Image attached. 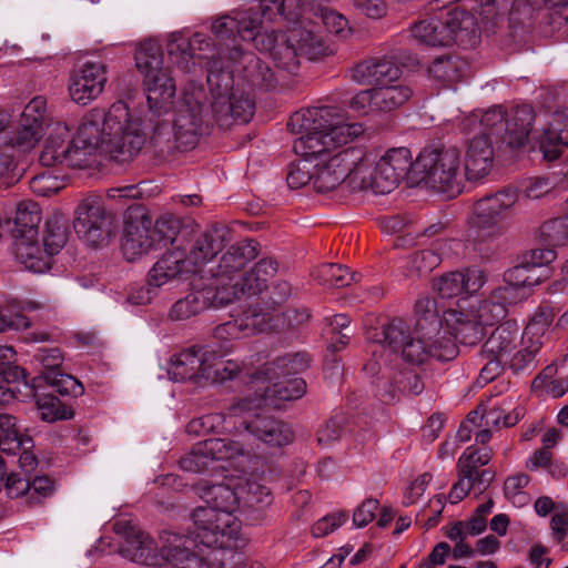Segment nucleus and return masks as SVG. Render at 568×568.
I'll list each match as a JSON object with an SVG mask.
<instances>
[{
	"label": "nucleus",
	"instance_id": "2",
	"mask_svg": "<svg viewBox=\"0 0 568 568\" xmlns=\"http://www.w3.org/2000/svg\"><path fill=\"white\" fill-rule=\"evenodd\" d=\"M142 121L123 101L109 109L93 108L83 116L77 135L68 143L57 164L84 169L97 163L98 153L116 162H126L139 154L145 143Z\"/></svg>",
	"mask_w": 568,
	"mask_h": 568
},
{
	"label": "nucleus",
	"instance_id": "21",
	"mask_svg": "<svg viewBox=\"0 0 568 568\" xmlns=\"http://www.w3.org/2000/svg\"><path fill=\"white\" fill-rule=\"evenodd\" d=\"M74 229L85 243L98 246L110 233L104 206L92 199L81 202L77 209Z\"/></svg>",
	"mask_w": 568,
	"mask_h": 568
},
{
	"label": "nucleus",
	"instance_id": "46",
	"mask_svg": "<svg viewBox=\"0 0 568 568\" xmlns=\"http://www.w3.org/2000/svg\"><path fill=\"white\" fill-rule=\"evenodd\" d=\"M459 3L454 7L465 9V13L473 17L476 22V32L484 28L485 30H493L497 26V21L501 18L499 13V3L496 0H458Z\"/></svg>",
	"mask_w": 568,
	"mask_h": 568
},
{
	"label": "nucleus",
	"instance_id": "22",
	"mask_svg": "<svg viewBox=\"0 0 568 568\" xmlns=\"http://www.w3.org/2000/svg\"><path fill=\"white\" fill-rule=\"evenodd\" d=\"M257 255L256 245L251 240H244L231 245L221 256L212 274L214 286H230L243 274L245 265Z\"/></svg>",
	"mask_w": 568,
	"mask_h": 568
},
{
	"label": "nucleus",
	"instance_id": "31",
	"mask_svg": "<svg viewBox=\"0 0 568 568\" xmlns=\"http://www.w3.org/2000/svg\"><path fill=\"white\" fill-rule=\"evenodd\" d=\"M220 286L214 285L191 292L172 305L170 317L175 321H184L200 314L209 306L223 307L225 303L220 298Z\"/></svg>",
	"mask_w": 568,
	"mask_h": 568
},
{
	"label": "nucleus",
	"instance_id": "23",
	"mask_svg": "<svg viewBox=\"0 0 568 568\" xmlns=\"http://www.w3.org/2000/svg\"><path fill=\"white\" fill-rule=\"evenodd\" d=\"M443 331L447 337H450L464 345H474L484 336L485 325L476 317L475 311L469 306L464 311L459 308H449L443 314Z\"/></svg>",
	"mask_w": 568,
	"mask_h": 568
},
{
	"label": "nucleus",
	"instance_id": "41",
	"mask_svg": "<svg viewBox=\"0 0 568 568\" xmlns=\"http://www.w3.org/2000/svg\"><path fill=\"white\" fill-rule=\"evenodd\" d=\"M16 260L23 265L26 270L42 273L50 267V257L45 247L39 245L36 239H14Z\"/></svg>",
	"mask_w": 568,
	"mask_h": 568
},
{
	"label": "nucleus",
	"instance_id": "24",
	"mask_svg": "<svg viewBox=\"0 0 568 568\" xmlns=\"http://www.w3.org/2000/svg\"><path fill=\"white\" fill-rule=\"evenodd\" d=\"M356 162L353 155H335L326 160L311 163L313 186L317 192L327 193L334 191L343 182L347 181L352 187L349 176Z\"/></svg>",
	"mask_w": 568,
	"mask_h": 568
},
{
	"label": "nucleus",
	"instance_id": "45",
	"mask_svg": "<svg viewBox=\"0 0 568 568\" xmlns=\"http://www.w3.org/2000/svg\"><path fill=\"white\" fill-rule=\"evenodd\" d=\"M467 69V62L462 58L445 54L434 59L428 68V73L438 82L453 84L457 83L466 75Z\"/></svg>",
	"mask_w": 568,
	"mask_h": 568
},
{
	"label": "nucleus",
	"instance_id": "63",
	"mask_svg": "<svg viewBox=\"0 0 568 568\" xmlns=\"http://www.w3.org/2000/svg\"><path fill=\"white\" fill-rule=\"evenodd\" d=\"M528 483L529 477L526 474H517L508 477L504 485V494L506 498L517 507L527 505L529 496L524 491V488Z\"/></svg>",
	"mask_w": 568,
	"mask_h": 568
},
{
	"label": "nucleus",
	"instance_id": "25",
	"mask_svg": "<svg viewBox=\"0 0 568 568\" xmlns=\"http://www.w3.org/2000/svg\"><path fill=\"white\" fill-rule=\"evenodd\" d=\"M536 139L545 160L558 159L562 149L568 148V108L545 114V124Z\"/></svg>",
	"mask_w": 568,
	"mask_h": 568
},
{
	"label": "nucleus",
	"instance_id": "4",
	"mask_svg": "<svg viewBox=\"0 0 568 568\" xmlns=\"http://www.w3.org/2000/svg\"><path fill=\"white\" fill-rule=\"evenodd\" d=\"M231 240V232L224 225H212L199 232L189 247L178 246L166 252L150 270V287L160 288L169 283L184 280L215 256Z\"/></svg>",
	"mask_w": 568,
	"mask_h": 568
},
{
	"label": "nucleus",
	"instance_id": "57",
	"mask_svg": "<svg viewBox=\"0 0 568 568\" xmlns=\"http://www.w3.org/2000/svg\"><path fill=\"white\" fill-rule=\"evenodd\" d=\"M549 328L546 318L535 317L524 329L521 334V343L530 353H536L544 344V336Z\"/></svg>",
	"mask_w": 568,
	"mask_h": 568
},
{
	"label": "nucleus",
	"instance_id": "50",
	"mask_svg": "<svg viewBox=\"0 0 568 568\" xmlns=\"http://www.w3.org/2000/svg\"><path fill=\"white\" fill-rule=\"evenodd\" d=\"M38 308H40V305L32 301L10 302L8 305V314L0 312V333L8 329H28L31 326V322L22 313Z\"/></svg>",
	"mask_w": 568,
	"mask_h": 568
},
{
	"label": "nucleus",
	"instance_id": "11",
	"mask_svg": "<svg viewBox=\"0 0 568 568\" xmlns=\"http://www.w3.org/2000/svg\"><path fill=\"white\" fill-rule=\"evenodd\" d=\"M135 67L143 75L148 105L153 116L166 114L176 88L169 68L163 67V53L158 42L148 40L135 50Z\"/></svg>",
	"mask_w": 568,
	"mask_h": 568
},
{
	"label": "nucleus",
	"instance_id": "40",
	"mask_svg": "<svg viewBox=\"0 0 568 568\" xmlns=\"http://www.w3.org/2000/svg\"><path fill=\"white\" fill-rule=\"evenodd\" d=\"M239 505L243 509L263 508L271 504V491L261 483L260 476L250 474L235 483Z\"/></svg>",
	"mask_w": 568,
	"mask_h": 568
},
{
	"label": "nucleus",
	"instance_id": "47",
	"mask_svg": "<svg viewBox=\"0 0 568 568\" xmlns=\"http://www.w3.org/2000/svg\"><path fill=\"white\" fill-rule=\"evenodd\" d=\"M70 138V128L64 122H54L51 124L48 140L45 142L44 150L41 154V161L45 165L57 164L65 149Z\"/></svg>",
	"mask_w": 568,
	"mask_h": 568
},
{
	"label": "nucleus",
	"instance_id": "34",
	"mask_svg": "<svg viewBox=\"0 0 568 568\" xmlns=\"http://www.w3.org/2000/svg\"><path fill=\"white\" fill-rule=\"evenodd\" d=\"M493 457L491 449L488 447L468 446L460 455L457 462L458 476H464L478 481V489H485L494 478V473L489 469L479 470L487 465Z\"/></svg>",
	"mask_w": 568,
	"mask_h": 568
},
{
	"label": "nucleus",
	"instance_id": "15",
	"mask_svg": "<svg viewBox=\"0 0 568 568\" xmlns=\"http://www.w3.org/2000/svg\"><path fill=\"white\" fill-rule=\"evenodd\" d=\"M264 404L256 397L254 400L241 399L229 408V417L236 422V427H242V436L252 435L258 440L271 446H283L293 439V432L281 420L268 415H262L256 410Z\"/></svg>",
	"mask_w": 568,
	"mask_h": 568
},
{
	"label": "nucleus",
	"instance_id": "16",
	"mask_svg": "<svg viewBox=\"0 0 568 568\" xmlns=\"http://www.w3.org/2000/svg\"><path fill=\"white\" fill-rule=\"evenodd\" d=\"M216 536V541L201 542L196 537L192 539L194 542L192 547H197L199 551H192L201 560H203L205 568L216 566L219 568H242L245 562V555L241 551L244 547L245 540L240 536V529H235L234 534H230L225 529H213Z\"/></svg>",
	"mask_w": 568,
	"mask_h": 568
},
{
	"label": "nucleus",
	"instance_id": "56",
	"mask_svg": "<svg viewBox=\"0 0 568 568\" xmlns=\"http://www.w3.org/2000/svg\"><path fill=\"white\" fill-rule=\"evenodd\" d=\"M357 274L339 264H324L318 268V278L325 284L334 287H344L353 281H357Z\"/></svg>",
	"mask_w": 568,
	"mask_h": 568
},
{
	"label": "nucleus",
	"instance_id": "39",
	"mask_svg": "<svg viewBox=\"0 0 568 568\" xmlns=\"http://www.w3.org/2000/svg\"><path fill=\"white\" fill-rule=\"evenodd\" d=\"M519 336V326L515 322L507 321L499 325L484 343L481 355L484 357H499L508 359L516 347Z\"/></svg>",
	"mask_w": 568,
	"mask_h": 568
},
{
	"label": "nucleus",
	"instance_id": "61",
	"mask_svg": "<svg viewBox=\"0 0 568 568\" xmlns=\"http://www.w3.org/2000/svg\"><path fill=\"white\" fill-rule=\"evenodd\" d=\"M541 239L551 246H564L568 243V216L554 219L542 224Z\"/></svg>",
	"mask_w": 568,
	"mask_h": 568
},
{
	"label": "nucleus",
	"instance_id": "49",
	"mask_svg": "<svg viewBox=\"0 0 568 568\" xmlns=\"http://www.w3.org/2000/svg\"><path fill=\"white\" fill-rule=\"evenodd\" d=\"M69 221L61 214H54L45 222L43 246L52 256L58 254L69 239Z\"/></svg>",
	"mask_w": 568,
	"mask_h": 568
},
{
	"label": "nucleus",
	"instance_id": "54",
	"mask_svg": "<svg viewBox=\"0 0 568 568\" xmlns=\"http://www.w3.org/2000/svg\"><path fill=\"white\" fill-rule=\"evenodd\" d=\"M256 283V277L251 276V273L246 272L241 275L230 286H220L221 300H224L225 305L233 303L242 296H254L262 293L264 290H255L253 286Z\"/></svg>",
	"mask_w": 568,
	"mask_h": 568
},
{
	"label": "nucleus",
	"instance_id": "58",
	"mask_svg": "<svg viewBox=\"0 0 568 568\" xmlns=\"http://www.w3.org/2000/svg\"><path fill=\"white\" fill-rule=\"evenodd\" d=\"M234 321L242 336H250L266 329L268 315L257 308H250Z\"/></svg>",
	"mask_w": 568,
	"mask_h": 568
},
{
	"label": "nucleus",
	"instance_id": "10",
	"mask_svg": "<svg viewBox=\"0 0 568 568\" xmlns=\"http://www.w3.org/2000/svg\"><path fill=\"white\" fill-rule=\"evenodd\" d=\"M417 334L416 337H412L408 325L399 318H394L383 329L384 343L394 353H400L403 359L413 365H420L430 357L445 362L457 356V345L445 334L436 336L433 333L432 339L418 329Z\"/></svg>",
	"mask_w": 568,
	"mask_h": 568
},
{
	"label": "nucleus",
	"instance_id": "51",
	"mask_svg": "<svg viewBox=\"0 0 568 568\" xmlns=\"http://www.w3.org/2000/svg\"><path fill=\"white\" fill-rule=\"evenodd\" d=\"M29 437L22 434L17 425V418L10 414H0V449L9 455H16L22 445V439Z\"/></svg>",
	"mask_w": 568,
	"mask_h": 568
},
{
	"label": "nucleus",
	"instance_id": "32",
	"mask_svg": "<svg viewBox=\"0 0 568 568\" xmlns=\"http://www.w3.org/2000/svg\"><path fill=\"white\" fill-rule=\"evenodd\" d=\"M485 283L484 273L477 268L456 271L442 275L434 281L433 287L442 297L450 298L464 293L474 294Z\"/></svg>",
	"mask_w": 568,
	"mask_h": 568
},
{
	"label": "nucleus",
	"instance_id": "55",
	"mask_svg": "<svg viewBox=\"0 0 568 568\" xmlns=\"http://www.w3.org/2000/svg\"><path fill=\"white\" fill-rule=\"evenodd\" d=\"M440 263V256L433 250H423L412 255L406 275L422 277L428 275Z\"/></svg>",
	"mask_w": 568,
	"mask_h": 568
},
{
	"label": "nucleus",
	"instance_id": "5",
	"mask_svg": "<svg viewBox=\"0 0 568 568\" xmlns=\"http://www.w3.org/2000/svg\"><path fill=\"white\" fill-rule=\"evenodd\" d=\"M122 555L134 562L159 568H205L203 560L191 552L193 540L171 531L160 535V545L144 531L130 527Z\"/></svg>",
	"mask_w": 568,
	"mask_h": 568
},
{
	"label": "nucleus",
	"instance_id": "13",
	"mask_svg": "<svg viewBox=\"0 0 568 568\" xmlns=\"http://www.w3.org/2000/svg\"><path fill=\"white\" fill-rule=\"evenodd\" d=\"M205 98L201 85L190 82L184 87L172 118V132L178 148L193 149L209 126L210 121L204 108Z\"/></svg>",
	"mask_w": 568,
	"mask_h": 568
},
{
	"label": "nucleus",
	"instance_id": "18",
	"mask_svg": "<svg viewBox=\"0 0 568 568\" xmlns=\"http://www.w3.org/2000/svg\"><path fill=\"white\" fill-rule=\"evenodd\" d=\"M412 94V89L403 83L377 85L354 95L349 106L362 115L390 112L405 104Z\"/></svg>",
	"mask_w": 568,
	"mask_h": 568
},
{
	"label": "nucleus",
	"instance_id": "38",
	"mask_svg": "<svg viewBox=\"0 0 568 568\" xmlns=\"http://www.w3.org/2000/svg\"><path fill=\"white\" fill-rule=\"evenodd\" d=\"M544 8L554 10L556 14L566 18L568 0H516L508 13L510 27L530 22Z\"/></svg>",
	"mask_w": 568,
	"mask_h": 568
},
{
	"label": "nucleus",
	"instance_id": "36",
	"mask_svg": "<svg viewBox=\"0 0 568 568\" xmlns=\"http://www.w3.org/2000/svg\"><path fill=\"white\" fill-rule=\"evenodd\" d=\"M205 347H190L174 354L169 363L168 374L174 382L204 379Z\"/></svg>",
	"mask_w": 568,
	"mask_h": 568
},
{
	"label": "nucleus",
	"instance_id": "35",
	"mask_svg": "<svg viewBox=\"0 0 568 568\" xmlns=\"http://www.w3.org/2000/svg\"><path fill=\"white\" fill-rule=\"evenodd\" d=\"M261 24L257 13L250 10L239 11L234 17L225 16L216 19L212 24V31L219 39L234 37L236 30L244 41H253Z\"/></svg>",
	"mask_w": 568,
	"mask_h": 568
},
{
	"label": "nucleus",
	"instance_id": "42",
	"mask_svg": "<svg viewBox=\"0 0 568 568\" xmlns=\"http://www.w3.org/2000/svg\"><path fill=\"white\" fill-rule=\"evenodd\" d=\"M305 0H260V12H256L261 24L264 22H275L276 20H296L298 16L305 14ZM252 13L254 11L250 10Z\"/></svg>",
	"mask_w": 568,
	"mask_h": 568
},
{
	"label": "nucleus",
	"instance_id": "3",
	"mask_svg": "<svg viewBox=\"0 0 568 568\" xmlns=\"http://www.w3.org/2000/svg\"><path fill=\"white\" fill-rule=\"evenodd\" d=\"M288 126L293 133L300 134L293 149L306 163L335 155H353L354 152L344 145L363 132L361 124L347 122L345 115L333 106L300 110L290 118Z\"/></svg>",
	"mask_w": 568,
	"mask_h": 568
},
{
	"label": "nucleus",
	"instance_id": "37",
	"mask_svg": "<svg viewBox=\"0 0 568 568\" xmlns=\"http://www.w3.org/2000/svg\"><path fill=\"white\" fill-rule=\"evenodd\" d=\"M513 304H516L514 288L498 287L488 298L471 302L470 307L475 311L476 317L487 326L494 325L496 322L505 318L508 306Z\"/></svg>",
	"mask_w": 568,
	"mask_h": 568
},
{
	"label": "nucleus",
	"instance_id": "60",
	"mask_svg": "<svg viewBox=\"0 0 568 568\" xmlns=\"http://www.w3.org/2000/svg\"><path fill=\"white\" fill-rule=\"evenodd\" d=\"M311 12L315 16L320 14L327 31L338 38L346 39L351 33L348 21L343 14L320 6H315V10Z\"/></svg>",
	"mask_w": 568,
	"mask_h": 568
},
{
	"label": "nucleus",
	"instance_id": "48",
	"mask_svg": "<svg viewBox=\"0 0 568 568\" xmlns=\"http://www.w3.org/2000/svg\"><path fill=\"white\" fill-rule=\"evenodd\" d=\"M415 310L418 315L416 327L418 331L423 332L425 336L432 339L433 333H435L436 336L440 335V333L445 334L443 331L444 321L438 315L434 300L429 297L419 298L416 302Z\"/></svg>",
	"mask_w": 568,
	"mask_h": 568
},
{
	"label": "nucleus",
	"instance_id": "19",
	"mask_svg": "<svg viewBox=\"0 0 568 568\" xmlns=\"http://www.w3.org/2000/svg\"><path fill=\"white\" fill-rule=\"evenodd\" d=\"M108 83V67L100 61H87L69 77V94L73 102L88 105L97 100Z\"/></svg>",
	"mask_w": 568,
	"mask_h": 568
},
{
	"label": "nucleus",
	"instance_id": "33",
	"mask_svg": "<svg viewBox=\"0 0 568 568\" xmlns=\"http://www.w3.org/2000/svg\"><path fill=\"white\" fill-rule=\"evenodd\" d=\"M400 77V68L389 58L372 59L358 63L352 78L361 84H395Z\"/></svg>",
	"mask_w": 568,
	"mask_h": 568
},
{
	"label": "nucleus",
	"instance_id": "30",
	"mask_svg": "<svg viewBox=\"0 0 568 568\" xmlns=\"http://www.w3.org/2000/svg\"><path fill=\"white\" fill-rule=\"evenodd\" d=\"M204 379L206 381L223 383L244 372L245 376L250 378V384H252L253 388L255 387L254 374L258 372L260 367H255L253 361L240 365L232 359H224L221 352L213 346H206L204 349Z\"/></svg>",
	"mask_w": 568,
	"mask_h": 568
},
{
	"label": "nucleus",
	"instance_id": "9",
	"mask_svg": "<svg viewBox=\"0 0 568 568\" xmlns=\"http://www.w3.org/2000/svg\"><path fill=\"white\" fill-rule=\"evenodd\" d=\"M416 183L447 197H455L464 189L460 153L457 148L440 144L425 146L415 160Z\"/></svg>",
	"mask_w": 568,
	"mask_h": 568
},
{
	"label": "nucleus",
	"instance_id": "12",
	"mask_svg": "<svg viewBox=\"0 0 568 568\" xmlns=\"http://www.w3.org/2000/svg\"><path fill=\"white\" fill-rule=\"evenodd\" d=\"M444 16V13H442ZM476 22L465 13V9L453 7L443 17L424 19L412 28L413 37L427 45H448L473 43L476 40Z\"/></svg>",
	"mask_w": 568,
	"mask_h": 568
},
{
	"label": "nucleus",
	"instance_id": "26",
	"mask_svg": "<svg viewBox=\"0 0 568 568\" xmlns=\"http://www.w3.org/2000/svg\"><path fill=\"white\" fill-rule=\"evenodd\" d=\"M254 45L260 51L270 53L275 67L288 73H296L300 68V53L295 45H292L287 34H275L273 31L258 32L254 40Z\"/></svg>",
	"mask_w": 568,
	"mask_h": 568
},
{
	"label": "nucleus",
	"instance_id": "27",
	"mask_svg": "<svg viewBox=\"0 0 568 568\" xmlns=\"http://www.w3.org/2000/svg\"><path fill=\"white\" fill-rule=\"evenodd\" d=\"M287 33L290 43L295 45L300 55H304L308 60H318L333 53L316 23L306 17L297 21Z\"/></svg>",
	"mask_w": 568,
	"mask_h": 568
},
{
	"label": "nucleus",
	"instance_id": "7",
	"mask_svg": "<svg viewBox=\"0 0 568 568\" xmlns=\"http://www.w3.org/2000/svg\"><path fill=\"white\" fill-rule=\"evenodd\" d=\"M308 363L306 354L293 353L261 365L258 372L254 374L256 398L264 405L274 407H280L282 402L302 398L306 393L305 381L300 377H285L305 371Z\"/></svg>",
	"mask_w": 568,
	"mask_h": 568
},
{
	"label": "nucleus",
	"instance_id": "28",
	"mask_svg": "<svg viewBox=\"0 0 568 568\" xmlns=\"http://www.w3.org/2000/svg\"><path fill=\"white\" fill-rule=\"evenodd\" d=\"M159 247L150 217L142 215L128 222L122 240V251L128 261H135Z\"/></svg>",
	"mask_w": 568,
	"mask_h": 568
},
{
	"label": "nucleus",
	"instance_id": "62",
	"mask_svg": "<svg viewBox=\"0 0 568 568\" xmlns=\"http://www.w3.org/2000/svg\"><path fill=\"white\" fill-rule=\"evenodd\" d=\"M29 184L31 191L39 196H51L65 186L64 180L50 171L33 176Z\"/></svg>",
	"mask_w": 568,
	"mask_h": 568
},
{
	"label": "nucleus",
	"instance_id": "44",
	"mask_svg": "<svg viewBox=\"0 0 568 568\" xmlns=\"http://www.w3.org/2000/svg\"><path fill=\"white\" fill-rule=\"evenodd\" d=\"M41 222V211L37 203L24 201L18 204L13 219V239L38 237V226Z\"/></svg>",
	"mask_w": 568,
	"mask_h": 568
},
{
	"label": "nucleus",
	"instance_id": "53",
	"mask_svg": "<svg viewBox=\"0 0 568 568\" xmlns=\"http://www.w3.org/2000/svg\"><path fill=\"white\" fill-rule=\"evenodd\" d=\"M506 281L507 284L503 287L514 288L517 303L525 297V288L538 284L540 278L539 276H534L531 268L523 262L506 273Z\"/></svg>",
	"mask_w": 568,
	"mask_h": 568
},
{
	"label": "nucleus",
	"instance_id": "59",
	"mask_svg": "<svg viewBox=\"0 0 568 568\" xmlns=\"http://www.w3.org/2000/svg\"><path fill=\"white\" fill-rule=\"evenodd\" d=\"M181 231V221L179 217L172 214H163L161 215L154 226L152 227V232L155 235L156 242L159 246L166 245L168 243H173L176 240L178 234Z\"/></svg>",
	"mask_w": 568,
	"mask_h": 568
},
{
	"label": "nucleus",
	"instance_id": "8",
	"mask_svg": "<svg viewBox=\"0 0 568 568\" xmlns=\"http://www.w3.org/2000/svg\"><path fill=\"white\" fill-rule=\"evenodd\" d=\"M197 493L206 506L197 507L192 514L196 539L212 544L216 541L213 529L226 528L229 535L240 529V521L233 515L234 510L240 508L235 484L201 483Z\"/></svg>",
	"mask_w": 568,
	"mask_h": 568
},
{
	"label": "nucleus",
	"instance_id": "1",
	"mask_svg": "<svg viewBox=\"0 0 568 568\" xmlns=\"http://www.w3.org/2000/svg\"><path fill=\"white\" fill-rule=\"evenodd\" d=\"M211 48L210 39L202 33H194L191 39L181 32L170 36L166 50L171 61L186 73L196 72L206 61L207 84L211 95V114L213 121L222 129L234 123H247L255 110L253 100L240 90L234 89L232 71L220 65L222 54L227 51L234 71L241 73L253 85L271 89L275 85L274 73L270 67L253 52L242 51L236 45L219 49V59L206 57L204 52Z\"/></svg>",
	"mask_w": 568,
	"mask_h": 568
},
{
	"label": "nucleus",
	"instance_id": "52",
	"mask_svg": "<svg viewBox=\"0 0 568 568\" xmlns=\"http://www.w3.org/2000/svg\"><path fill=\"white\" fill-rule=\"evenodd\" d=\"M233 427H236V422L229 417L227 412L226 414H209L194 418L187 424L186 432L201 436L209 432H230Z\"/></svg>",
	"mask_w": 568,
	"mask_h": 568
},
{
	"label": "nucleus",
	"instance_id": "43",
	"mask_svg": "<svg viewBox=\"0 0 568 568\" xmlns=\"http://www.w3.org/2000/svg\"><path fill=\"white\" fill-rule=\"evenodd\" d=\"M534 120L535 113L529 105H521L511 110L506 120V134L510 146L519 148L525 144Z\"/></svg>",
	"mask_w": 568,
	"mask_h": 568
},
{
	"label": "nucleus",
	"instance_id": "14",
	"mask_svg": "<svg viewBox=\"0 0 568 568\" xmlns=\"http://www.w3.org/2000/svg\"><path fill=\"white\" fill-rule=\"evenodd\" d=\"M517 201L518 192L513 187H505L478 200L474 204V216L467 231V240L483 244L500 236L503 229L499 222Z\"/></svg>",
	"mask_w": 568,
	"mask_h": 568
},
{
	"label": "nucleus",
	"instance_id": "6",
	"mask_svg": "<svg viewBox=\"0 0 568 568\" xmlns=\"http://www.w3.org/2000/svg\"><path fill=\"white\" fill-rule=\"evenodd\" d=\"M415 161L408 148L397 146L384 152H366L353 166L349 181L353 190L372 191L375 194L392 192L410 174L414 176Z\"/></svg>",
	"mask_w": 568,
	"mask_h": 568
},
{
	"label": "nucleus",
	"instance_id": "17",
	"mask_svg": "<svg viewBox=\"0 0 568 568\" xmlns=\"http://www.w3.org/2000/svg\"><path fill=\"white\" fill-rule=\"evenodd\" d=\"M251 448L240 440L232 438H210L197 443L192 450L183 456L180 466L190 473L209 469L214 462L232 460L250 454Z\"/></svg>",
	"mask_w": 568,
	"mask_h": 568
},
{
	"label": "nucleus",
	"instance_id": "29",
	"mask_svg": "<svg viewBox=\"0 0 568 568\" xmlns=\"http://www.w3.org/2000/svg\"><path fill=\"white\" fill-rule=\"evenodd\" d=\"M495 151L490 138L480 134L471 138L465 150V178L477 182L490 174L494 168Z\"/></svg>",
	"mask_w": 568,
	"mask_h": 568
},
{
	"label": "nucleus",
	"instance_id": "64",
	"mask_svg": "<svg viewBox=\"0 0 568 568\" xmlns=\"http://www.w3.org/2000/svg\"><path fill=\"white\" fill-rule=\"evenodd\" d=\"M506 120L505 112L501 106H494L484 112L479 119V126L483 129L481 134L499 136L504 132L506 133Z\"/></svg>",
	"mask_w": 568,
	"mask_h": 568
},
{
	"label": "nucleus",
	"instance_id": "20",
	"mask_svg": "<svg viewBox=\"0 0 568 568\" xmlns=\"http://www.w3.org/2000/svg\"><path fill=\"white\" fill-rule=\"evenodd\" d=\"M47 101L43 97L33 98L23 109L14 132L7 140L21 152L32 150L43 136Z\"/></svg>",
	"mask_w": 568,
	"mask_h": 568
}]
</instances>
